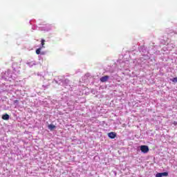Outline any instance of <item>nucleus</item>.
<instances>
[{
  "mask_svg": "<svg viewBox=\"0 0 177 177\" xmlns=\"http://www.w3.org/2000/svg\"><path fill=\"white\" fill-rule=\"evenodd\" d=\"M140 151L142 153H144V154H146L147 153H149V146L147 145H141L140 146Z\"/></svg>",
  "mask_w": 177,
  "mask_h": 177,
  "instance_id": "obj_1",
  "label": "nucleus"
},
{
  "mask_svg": "<svg viewBox=\"0 0 177 177\" xmlns=\"http://www.w3.org/2000/svg\"><path fill=\"white\" fill-rule=\"evenodd\" d=\"M109 78H110L109 75H105L104 77H100V81L101 82H107V81H109Z\"/></svg>",
  "mask_w": 177,
  "mask_h": 177,
  "instance_id": "obj_2",
  "label": "nucleus"
},
{
  "mask_svg": "<svg viewBox=\"0 0 177 177\" xmlns=\"http://www.w3.org/2000/svg\"><path fill=\"white\" fill-rule=\"evenodd\" d=\"M108 136L110 138V139H115V138L117 137V133L114 132H110L108 133Z\"/></svg>",
  "mask_w": 177,
  "mask_h": 177,
  "instance_id": "obj_3",
  "label": "nucleus"
},
{
  "mask_svg": "<svg viewBox=\"0 0 177 177\" xmlns=\"http://www.w3.org/2000/svg\"><path fill=\"white\" fill-rule=\"evenodd\" d=\"M48 129H50V131H53V129H56V126H55L54 124H49L48 126Z\"/></svg>",
  "mask_w": 177,
  "mask_h": 177,
  "instance_id": "obj_4",
  "label": "nucleus"
},
{
  "mask_svg": "<svg viewBox=\"0 0 177 177\" xmlns=\"http://www.w3.org/2000/svg\"><path fill=\"white\" fill-rule=\"evenodd\" d=\"M2 120H9V115L8 113H6L5 115H2Z\"/></svg>",
  "mask_w": 177,
  "mask_h": 177,
  "instance_id": "obj_5",
  "label": "nucleus"
},
{
  "mask_svg": "<svg viewBox=\"0 0 177 177\" xmlns=\"http://www.w3.org/2000/svg\"><path fill=\"white\" fill-rule=\"evenodd\" d=\"M44 45H45V39H41V47L45 48V46H44Z\"/></svg>",
  "mask_w": 177,
  "mask_h": 177,
  "instance_id": "obj_6",
  "label": "nucleus"
},
{
  "mask_svg": "<svg viewBox=\"0 0 177 177\" xmlns=\"http://www.w3.org/2000/svg\"><path fill=\"white\" fill-rule=\"evenodd\" d=\"M37 55H39L41 53V48H39L36 50Z\"/></svg>",
  "mask_w": 177,
  "mask_h": 177,
  "instance_id": "obj_7",
  "label": "nucleus"
},
{
  "mask_svg": "<svg viewBox=\"0 0 177 177\" xmlns=\"http://www.w3.org/2000/svg\"><path fill=\"white\" fill-rule=\"evenodd\" d=\"M161 175H162V176H168V172H163V173H161Z\"/></svg>",
  "mask_w": 177,
  "mask_h": 177,
  "instance_id": "obj_8",
  "label": "nucleus"
},
{
  "mask_svg": "<svg viewBox=\"0 0 177 177\" xmlns=\"http://www.w3.org/2000/svg\"><path fill=\"white\" fill-rule=\"evenodd\" d=\"M171 81H172V82H177V77H174L173 79H171Z\"/></svg>",
  "mask_w": 177,
  "mask_h": 177,
  "instance_id": "obj_9",
  "label": "nucleus"
},
{
  "mask_svg": "<svg viewBox=\"0 0 177 177\" xmlns=\"http://www.w3.org/2000/svg\"><path fill=\"white\" fill-rule=\"evenodd\" d=\"M156 177H162V176L161 173H158V174H156Z\"/></svg>",
  "mask_w": 177,
  "mask_h": 177,
  "instance_id": "obj_10",
  "label": "nucleus"
},
{
  "mask_svg": "<svg viewBox=\"0 0 177 177\" xmlns=\"http://www.w3.org/2000/svg\"><path fill=\"white\" fill-rule=\"evenodd\" d=\"M14 103H15V104H16L19 103V100H15L14 101Z\"/></svg>",
  "mask_w": 177,
  "mask_h": 177,
  "instance_id": "obj_11",
  "label": "nucleus"
}]
</instances>
